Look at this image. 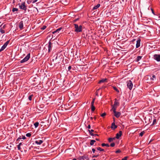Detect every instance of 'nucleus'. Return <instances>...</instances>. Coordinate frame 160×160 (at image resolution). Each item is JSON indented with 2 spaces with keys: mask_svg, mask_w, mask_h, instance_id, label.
I'll return each instance as SVG.
<instances>
[{
  "mask_svg": "<svg viewBox=\"0 0 160 160\" xmlns=\"http://www.w3.org/2000/svg\"><path fill=\"white\" fill-rule=\"evenodd\" d=\"M48 123V121L46 120V118H43V119H41V129H42V127L43 126V128L45 129L47 128L46 124Z\"/></svg>",
  "mask_w": 160,
  "mask_h": 160,
  "instance_id": "1",
  "label": "nucleus"
},
{
  "mask_svg": "<svg viewBox=\"0 0 160 160\" xmlns=\"http://www.w3.org/2000/svg\"><path fill=\"white\" fill-rule=\"evenodd\" d=\"M74 28H75V31L76 32H80L82 31V25H78L76 24H74Z\"/></svg>",
  "mask_w": 160,
  "mask_h": 160,
  "instance_id": "2",
  "label": "nucleus"
},
{
  "mask_svg": "<svg viewBox=\"0 0 160 160\" xmlns=\"http://www.w3.org/2000/svg\"><path fill=\"white\" fill-rule=\"evenodd\" d=\"M30 53H28L23 59L20 61V62L22 63L28 61L30 58Z\"/></svg>",
  "mask_w": 160,
  "mask_h": 160,
  "instance_id": "3",
  "label": "nucleus"
},
{
  "mask_svg": "<svg viewBox=\"0 0 160 160\" xmlns=\"http://www.w3.org/2000/svg\"><path fill=\"white\" fill-rule=\"evenodd\" d=\"M25 2H23L22 3L21 5H19V7L20 9L23 10L25 11H26L27 9V8L26 6H25Z\"/></svg>",
  "mask_w": 160,
  "mask_h": 160,
  "instance_id": "4",
  "label": "nucleus"
},
{
  "mask_svg": "<svg viewBox=\"0 0 160 160\" xmlns=\"http://www.w3.org/2000/svg\"><path fill=\"white\" fill-rule=\"evenodd\" d=\"M153 58L155 60L158 62L160 61V55L159 54H155L153 56Z\"/></svg>",
  "mask_w": 160,
  "mask_h": 160,
  "instance_id": "5",
  "label": "nucleus"
},
{
  "mask_svg": "<svg viewBox=\"0 0 160 160\" xmlns=\"http://www.w3.org/2000/svg\"><path fill=\"white\" fill-rule=\"evenodd\" d=\"M127 86L130 90H131L132 89L133 86V84L131 81L129 80L128 82Z\"/></svg>",
  "mask_w": 160,
  "mask_h": 160,
  "instance_id": "6",
  "label": "nucleus"
},
{
  "mask_svg": "<svg viewBox=\"0 0 160 160\" xmlns=\"http://www.w3.org/2000/svg\"><path fill=\"white\" fill-rule=\"evenodd\" d=\"M88 158V155H85L82 156H80L79 158V160H84L85 159H87Z\"/></svg>",
  "mask_w": 160,
  "mask_h": 160,
  "instance_id": "7",
  "label": "nucleus"
},
{
  "mask_svg": "<svg viewBox=\"0 0 160 160\" xmlns=\"http://www.w3.org/2000/svg\"><path fill=\"white\" fill-rule=\"evenodd\" d=\"M141 39L138 38L136 44V48H138L140 46Z\"/></svg>",
  "mask_w": 160,
  "mask_h": 160,
  "instance_id": "8",
  "label": "nucleus"
},
{
  "mask_svg": "<svg viewBox=\"0 0 160 160\" xmlns=\"http://www.w3.org/2000/svg\"><path fill=\"white\" fill-rule=\"evenodd\" d=\"M23 22L22 21H21L19 23V27L21 30L23 29Z\"/></svg>",
  "mask_w": 160,
  "mask_h": 160,
  "instance_id": "9",
  "label": "nucleus"
},
{
  "mask_svg": "<svg viewBox=\"0 0 160 160\" xmlns=\"http://www.w3.org/2000/svg\"><path fill=\"white\" fill-rule=\"evenodd\" d=\"M119 103L118 102V100L117 99L115 98V101L114 102V103L113 105L114 106H115L117 107L118 106H119Z\"/></svg>",
  "mask_w": 160,
  "mask_h": 160,
  "instance_id": "10",
  "label": "nucleus"
},
{
  "mask_svg": "<svg viewBox=\"0 0 160 160\" xmlns=\"http://www.w3.org/2000/svg\"><path fill=\"white\" fill-rule=\"evenodd\" d=\"M70 0H61L62 3L64 5H67L69 2Z\"/></svg>",
  "mask_w": 160,
  "mask_h": 160,
  "instance_id": "11",
  "label": "nucleus"
},
{
  "mask_svg": "<svg viewBox=\"0 0 160 160\" xmlns=\"http://www.w3.org/2000/svg\"><path fill=\"white\" fill-rule=\"evenodd\" d=\"M42 106V105H41V107ZM41 113H42V114L46 113H47V111H46V108H42L41 107Z\"/></svg>",
  "mask_w": 160,
  "mask_h": 160,
  "instance_id": "12",
  "label": "nucleus"
},
{
  "mask_svg": "<svg viewBox=\"0 0 160 160\" xmlns=\"http://www.w3.org/2000/svg\"><path fill=\"white\" fill-rule=\"evenodd\" d=\"M62 29V27H60L57 29H56L55 31L52 32V33L53 34H54L56 33L58 34L59 32Z\"/></svg>",
  "mask_w": 160,
  "mask_h": 160,
  "instance_id": "13",
  "label": "nucleus"
},
{
  "mask_svg": "<svg viewBox=\"0 0 160 160\" xmlns=\"http://www.w3.org/2000/svg\"><path fill=\"white\" fill-rule=\"evenodd\" d=\"M122 134V132L120 131L119 132V133H117L116 134V138L117 139H119L121 136Z\"/></svg>",
  "mask_w": 160,
  "mask_h": 160,
  "instance_id": "14",
  "label": "nucleus"
},
{
  "mask_svg": "<svg viewBox=\"0 0 160 160\" xmlns=\"http://www.w3.org/2000/svg\"><path fill=\"white\" fill-rule=\"evenodd\" d=\"M117 128V126L116 125L115 123L114 122H113L112 123V125L111 126V128L113 130H114L116 128Z\"/></svg>",
  "mask_w": 160,
  "mask_h": 160,
  "instance_id": "15",
  "label": "nucleus"
},
{
  "mask_svg": "<svg viewBox=\"0 0 160 160\" xmlns=\"http://www.w3.org/2000/svg\"><path fill=\"white\" fill-rule=\"evenodd\" d=\"M115 116L117 118L119 117L121 115V113L119 112H114Z\"/></svg>",
  "mask_w": 160,
  "mask_h": 160,
  "instance_id": "16",
  "label": "nucleus"
},
{
  "mask_svg": "<svg viewBox=\"0 0 160 160\" xmlns=\"http://www.w3.org/2000/svg\"><path fill=\"white\" fill-rule=\"evenodd\" d=\"M107 80V78H103L100 80L98 82V83H101L106 82Z\"/></svg>",
  "mask_w": 160,
  "mask_h": 160,
  "instance_id": "17",
  "label": "nucleus"
},
{
  "mask_svg": "<svg viewBox=\"0 0 160 160\" xmlns=\"http://www.w3.org/2000/svg\"><path fill=\"white\" fill-rule=\"evenodd\" d=\"M51 44L52 43L51 42L49 41L48 42V52H50L51 50Z\"/></svg>",
  "mask_w": 160,
  "mask_h": 160,
  "instance_id": "18",
  "label": "nucleus"
},
{
  "mask_svg": "<svg viewBox=\"0 0 160 160\" xmlns=\"http://www.w3.org/2000/svg\"><path fill=\"white\" fill-rule=\"evenodd\" d=\"M100 4H98L97 5L94 6L93 7V8H92V10H94L97 9V8H98L100 7Z\"/></svg>",
  "mask_w": 160,
  "mask_h": 160,
  "instance_id": "19",
  "label": "nucleus"
},
{
  "mask_svg": "<svg viewBox=\"0 0 160 160\" xmlns=\"http://www.w3.org/2000/svg\"><path fill=\"white\" fill-rule=\"evenodd\" d=\"M39 156H34L33 159V160H40V158Z\"/></svg>",
  "mask_w": 160,
  "mask_h": 160,
  "instance_id": "20",
  "label": "nucleus"
},
{
  "mask_svg": "<svg viewBox=\"0 0 160 160\" xmlns=\"http://www.w3.org/2000/svg\"><path fill=\"white\" fill-rule=\"evenodd\" d=\"M101 145L102 147L106 146L107 147H109L110 146L109 144L107 143H102V144Z\"/></svg>",
  "mask_w": 160,
  "mask_h": 160,
  "instance_id": "21",
  "label": "nucleus"
},
{
  "mask_svg": "<svg viewBox=\"0 0 160 160\" xmlns=\"http://www.w3.org/2000/svg\"><path fill=\"white\" fill-rule=\"evenodd\" d=\"M142 56H138L136 59V61H137V62L139 61V60H140L142 59Z\"/></svg>",
  "mask_w": 160,
  "mask_h": 160,
  "instance_id": "22",
  "label": "nucleus"
},
{
  "mask_svg": "<svg viewBox=\"0 0 160 160\" xmlns=\"http://www.w3.org/2000/svg\"><path fill=\"white\" fill-rule=\"evenodd\" d=\"M96 142L94 140H91L90 144L91 146H92L94 144V143Z\"/></svg>",
  "mask_w": 160,
  "mask_h": 160,
  "instance_id": "23",
  "label": "nucleus"
},
{
  "mask_svg": "<svg viewBox=\"0 0 160 160\" xmlns=\"http://www.w3.org/2000/svg\"><path fill=\"white\" fill-rule=\"evenodd\" d=\"M6 47L4 44L0 49V52L6 48Z\"/></svg>",
  "mask_w": 160,
  "mask_h": 160,
  "instance_id": "24",
  "label": "nucleus"
},
{
  "mask_svg": "<svg viewBox=\"0 0 160 160\" xmlns=\"http://www.w3.org/2000/svg\"><path fill=\"white\" fill-rule=\"evenodd\" d=\"M112 110L113 111V112H116V110L117 107L115 106H114L113 105H112Z\"/></svg>",
  "mask_w": 160,
  "mask_h": 160,
  "instance_id": "25",
  "label": "nucleus"
},
{
  "mask_svg": "<svg viewBox=\"0 0 160 160\" xmlns=\"http://www.w3.org/2000/svg\"><path fill=\"white\" fill-rule=\"evenodd\" d=\"M115 138H109L108 139V141L109 142H112V141H113L114 140Z\"/></svg>",
  "mask_w": 160,
  "mask_h": 160,
  "instance_id": "26",
  "label": "nucleus"
},
{
  "mask_svg": "<svg viewBox=\"0 0 160 160\" xmlns=\"http://www.w3.org/2000/svg\"><path fill=\"white\" fill-rule=\"evenodd\" d=\"M113 89L116 91L117 92L119 93V91L117 89V88L115 86H112Z\"/></svg>",
  "mask_w": 160,
  "mask_h": 160,
  "instance_id": "27",
  "label": "nucleus"
},
{
  "mask_svg": "<svg viewBox=\"0 0 160 160\" xmlns=\"http://www.w3.org/2000/svg\"><path fill=\"white\" fill-rule=\"evenodd\" d=\"M39 124V123L38 122H36L34 124L35 127V128H37Z\"/></svg>",
  "mask_w": 160,
  "mask_h": 160,
  "instance_id": "28",
  "label": "nucleus"
},
{
  "mask_svg": "<svg viewBox=\"0 0 160 160\" xmlns=\"http://www.w3.org/2000/svg\"><path fill=\"white\" fill-rule=\"evenodd\" d=\"M91 106L92 111L93 112L95 110V107L94 106V105H91Z\"/></svg>",
  "mask_w": 160,
  "mask_h": 160,
  "instance_id": "29",
  "label": "nucleus"
},
{
  "mask_svg": "<svg viewBox=\"0 0 160 160\" xmlns=\"http://www.w3.org/2000/svg\"><path fill=\"white\" fill-rule=\"evenodd\" d=\"M35 143L37 145H40V140L35 141Z\"/></svg>",
  "mask_w": 160,
  "mask_h": 160,
  "instance_id": "30",
  "label": "nucleus"
},
{
  "mask_svg": "<svg viewBox=\"0 0 160 160\" xmlns=\"http://www.w3.org/2000/svg\"><path fill=\"white\" fill-rule=\"evenodd\" d=\"M97 149L98 150H99L100 151H104V149H102L100 147L97 148Z\"/></svg>",
  "mask_w": 160,
  "mask_h": 160,
  "instance_id": "31",
  "label": "nucleus"
},
{
  "mask_svg": "<svg viewBox=\"0 0 160 160\" xmlns=\"http://www.w3.org/2000/svg\"><path fill=\"white\" fill-rule=\"evenodd\" d=\"M157 120L156 119H154L153 120L152 124H151V125H153L155 124L156 123Z\"/></svg>",
  "mask_w": 160,
  "mask_h": 160,
  "instance_id": "32",
  "label": "nucleus"
},
{
  "mask_svg": "<svg viewBox=\"0 0 160 160\" xmlns=\"http://www.w3.org/2000/svg\"><path fill=\"white\" fill-rule=\"evenodd\" d=\"M33 96V95L32 94V95H29V96H28V99L30 100V101H31L32 100V97Z\"/></svg>",
  "mask_w": 160,
  "mask_h": 160,
  "instance_id": "33",
  "label": "nucleus"
},
{
  "mask_svg": "<svg viewBox=\"0 0 160 160\" xmlns=\"http://www.w3.org/2000/svg\"><path fill=\"white\" fill-rule=\"evenodd\" d=\"M154 78H156V76L154 75H153L152 76V77L151 78V80L153 81L154 80Z\"/></svg>",
  "mask_w": 160,
  "mask_h": 160,
  "instance_id": "34",
  "label": "nucleus"
},
{
  "mask_svg": "<svg viewBox=\"0 0 160 160\" xmlns=\"http://www.w3.org/2000/svg\"><path fill=\"white\" fill-rule=\"evenodd\" d=\"M47 26L45 25H43V26L41 28V29L44 30L46 28Z\"/></svg>",
  "mask_w": 160,
  "mask_h": 160,
  "instance_id": "35",
  "label": "nucleus"
},
{
  "mask_svg": "<svg viewBox=\"0 0 160 160\" xmlns=\"http://www.w3.org/2000/svg\"><path fill=\"white\" fill-rule=\"evenodd\" d=\"M144 133H145V132L144 131H143L141 132L139 134L140 136L142 137L143 135L144 134Z\"/></svg>",
  "mask_w": 160,
  "mask_h": 160,
  "instance_id": "36",
  "label": "nucleus"
},
{
  "mask_svg": "<svg viewBox=\"0 0 160 160\" xmlns=\"http://www.w3.org/2000/svg\"><path fill=\"white\" fill-rule=\"evenodd\" d=\"M18 10V9L15 8H13L12 9V11L13 12H15V11H17Z\"/></svg>",
  "mask_w": 160,
  "mask_h": 160,
  "instance_id": "37",
  "label": "nucleus"
},
{
  "mask_svg": "<svg viewBox=\"0 0 160 160\" xmlns=\"http://www.w3.org/2000/svg\"><path fill=\"white\" fill-rule=\"evenodd\" d=\"M0 32L2 33H4L5 32V31L2 29V28L0 29Z\"/></svg>",
  "mask_w": 160,
  "mask_h": 160,
  "instance_id": "38",
  "label": "nucleus"
},
{
  "mask_svg": "<svg viewBox=\"0 0 160 160\" xmlns=\"http://www.w3.org/2000/svg\"><path fill=\"white\" fill-rule=\"evenodd\" d=\"M9 41H10L9 40H8V41H7L4 44V45H5L6 47L8 45V43H9Z\"/></svg>",
  "mask_w": 160,
  "mask_h": 160,
  "instance_id": "39",
  "label": "nucleus"
},
{
  "mask_svg": "<svg viewBox=\"0 0 160 160\" xmlns=\"http://www.w3.org/2000/svg\"><path fill=\"white\" fill-rule=\"evenodd\" d=\"M31 135L30 133H28L26 134V136L27 137H30Z\"/></svg>",
  "mask_w": 160,
  "mask_h": 160,
  "instance_id": "40",
  "label": "nucleus"
},
{
  "mask_svg": "<svg viewBox=\"0 0 160 160\" xmlns=\"http://www.w3.org/2000/svg\"><path fill=\"white\" fill-rule=\"evenodd\" d=\"M115 146V143L114 142L110 144V146L112 147H114Z\"/></svg>",
  "mask_w": 160,
  "mask_h": 160,
  "instance_id": "41",
  "label": "nucleus"
},
{
  "mask_svg": "<svg viewBox=\"0 0 160 160\" xmlns=\"http://www.w3.org/2000/svg\"><path fill=\"white\" fill-rule=\"evenodd\" d=\"M106 115V113L105 112H104L101 115V116L102 117H104Z\"/></svg>",
  "mask_w": 160,
  "mask_h": 160,
  "instance_id": "42",
  "label": "nucleus"
},
{
  "mask_svg": "<svg viewBox=\"0 0 160 160\" xmlns=\"http://www.w3.org/2000/svg\"><path fill=\"white\" fill-rule=\"evenodd\" d=\"M121 152V151L119 149H118L115 151V153H120Z\"/></svg>",
  "mask_w": 160,
  "mask_h": 160,
  "instance_id": "43",
  "label": "nucleus"
},
{
  "mask_svg": "<svg viewBox=\"0 0 160 160\" xmlns=\"http://www.w3.org/2000/svg\"><path fill=\"white\" fill-rule=\"evenodd\" d=\"M95 98H93L92 101L91 103V105H94V102L95 101Z\"/></svg>",
  "mask_w": 160,
  "mask_h": 160,
  "instance_id": "44",
  "label": "nucleus"
},
{
  "mask_svg": "<svg viewBox=\"0 0 160 160\" xmlns=\"http://www.w3.org/2000/svg\"><path fill=\"white\" fill-rule=\"evenodd\" d=\"M128 158L127 157H124V158L122 159V160H127Z\"/></svg>",
  "mask_w": 160,
  "mask_h": 160,
  "instance_id": "45",
  "label": "nucleus"
},
{
  "mask_svg": "<svg viewBox=\"0 0 160 160\" xmlns=\"http://www.w3.org/2000/svg\"><path fill=\"white\" fill-rule=\"evenodd\" d=\"M17 148H18V150H20L21 148L20 147V146L18 145L17 146Z\"/></svg>",
  "mask_w": 160,
  "mask_h": 160,
  "instance_id": "46",
  "label": "nucleus"
},
{
  "mask_svg": "<svg viewBox=\"0 0 160 160\" xmlns=\"http://www.w3.org/2000/svg\"><path fill=\"white\" fill-rule=\"evenodd\" d=\"M22 139V138L21 137V136H20L19 137H18V139H17L16 141H19V140L21 139Z\"/></svg>",
  "mask_w": 160,
  "mask_h": 160,
  "instance_id": "47",
  "label": "nucleus"
},
{
  "mask_svg": "<svg viewBox=\"0 0 160 160\" xmlns=\"http://www.w3.org/2000/svg\"><path fill=\"white\" fill-rule=\"evenodd\" d=\"M6 25L5 24L1 28H2V29H4L6 28Z\"/></svg>",
  "mask_w": 160,
  "mask_h": 160,
  "instance_id": "48",
  "label": "nucleus"
},
{
  "mask_svg": "<svg viewBox=\"0 0 160 160\" xmlns=\"http://www.w3.org/2000/svg\"><path fill=\"white\" fill-rule=\"evenodd\" d=\"M71 66H69L68 68V71H70L71 69Z\"/></svg>",
  "mask_w": 160,
  "mask_h": 160,
  "instance_id": "49",
  "label": "nucleus"
},
{
  "mask_svg": "<svg viewBox=\"0 0 160 160\" xmlns=\"http://www.w3.org/2000/svg\"><path fill=\"white\" fill-rule=\"evenodd\" d=\"M151 9L152 11V13L154 15H155V14H154V11L153 10V9H152V8H151Z\"/></svg>",
  "mask_w": 160,
  "mask_h": 160,
  "instance_id": "50",
  "label": "nucleus"
},
{
  "mask_svg": "<svg viewBox=\"0 0 160 160\" xmlns=\"http://www.w3.org/2000/svg\"><path fill=\"white\" fill-rule=\"evenodd\" d=\"M88 131L89 132H94V130L93 129H91V130H88Z\"/></svg>",
  "mask_w": 160,
  "mask_h": 160,
  "instance_id": "51",
  "label": "nucleus"
},
{
  "mask_svg": "<svg viewBox=\"0 0 160 160\" xmlns=\"http://www.w3.org/2000/svg\"><path fill=\"white\" fill-rule=\"evenodd\" d=\"M89 133L91 135L94 136V134L92 132H89Z\"/></svg>",
  "mask_w": 160,
  "mask_h": 160,
  "instance_id": "52",
  "label": "nucleus"
},
{
  "mask_svg": "<svg viewBox=\"0 0 160 160\" xmlns=\"http://www.w3.org/2000/svg\"><path fill=\"white\" fill-rule=\"evenodd\" d=\"M98 156V155H94L92 156V157L93 158H97Z\"/></svg>",
  "mask_w": 160,
  "mask_h": 160,
  "instance_id": "53",
  "label": "nucleus"
},
{
  "mask_svg": "<svg viewBox=\"0 0 160 160\" xmlns=\"http://www.w3.org/2000/svg\"><path fill=\"white\" fill-rule=\"evenodd\" d=\"M92 152H93L94 153L95 151V149L94 148H92Z\"/></svg>",
  "mask_w": 160,
  "mask_h": 160,
  "instance_id": "54",
  "label": "nucleus"
},
{
  "mask_svg": "<svg viewBox=\"0 0 160 160\" xmlns=\"http://www.w3.org/2000/svg\"><path fill=\"white\" fill-rule=\"evenodd\" d=\"M87 128H88V129H90L91 128V126H90V124H89L88 127H87Z\"/></svg>",
  "mask_w": 160,
  "mask_h": 160,
  "instance_id": "55",
  "label": "nucleus"
},
{
  "mask_svg": "<svg viewBox=\"0 0 160 160\" xmlns=\"http://www.w3.org/2000/svg\"><path fill=\"white\" fill-rule=\"evenodd\" d=\"M23 139H25L26 138V137L25 136H22V138Z\"/></svg>",
  "mask_w": 160,
  "mask_h": 160,
  "instance_id": "56",
  "label": "nucleus"
},
{
  "mask_svg": "<svg viewBox=\"0 0 160 160\" xmlns=\"http://www.w3.org/2000/svg\"><path fill=\"white\" fill-rule=\"evenodd\" d=\"M37 1H38V0H33V1H32V3H33L36 2H37Z\"/></svg>",
  "mask_w": 160,
  "mask_h": 160,
  "instance_id": "57",
  "label": "nucleus"
},
{
  "mask_svg": "<svg viewBox=\"0 0 160 160\" xmlns=\"http://www.w3.org/2000/svg\"><path fill=\"white\" fill-rule=\"evenodd\" d=\"M31 1H27V3H28V4H29L30 3H31Z\"/></svg>",
  "mask_w": 160,
  "mask_h": 160,
  "instance_id": "58",
  "label": "nucleus"
},
{
  "mask_svg": "<svg viewBox=\"0 0 160 160\" xmlns=\"http://www.w3.org/2000/svg\"><path fill=\"white\" fill-rule=\"evenodd\" d=\"M106 88V86H102V88Z\"/></svg>",
  "mask_w": 160,
  "mask_h": 160,
  "instance_id": "59",
  "label": "nucleus"
},
{
  "mask_svg": "<svg viewBox=\"0 0 160 160\" xmlns=\"http://www.w3.org/2000/svg\"><path fill=\"white\" fill-rule=\"evenodd\" d=\"M22 143L21 142H20V143L18 145H19L20 146H21V145H22Z\"/></svg>",
  "mask_w": 160,
  "mask_h": 160,
  "instance_id": "60",
  "label": "nucleus"
},
{
  "mask_svg": "<svg viewBox=\"0 0 160 160\" xmlns=\"http://www.w3.org/2000/svg\"><path fill=\"white\" fill-rule=\"evenodd\" d=\"M58 58V56L57 55L56 57H55V60H56Z\"/></svg>",
  "mask_w": 160,
  "mask_h": 160,
  "instance_id": "61",
  "label": "nucleus"
},
{
  "mask_svg": "<svg viewBox=\"0 0 160 160\" xmlns=\"http://www.w3.org/2000/svg\"><path fill=\"white\" fill-rule=\"evenodd\" d=\"M43 142V141L42 140H41V144H42Z\"/></svg>",
  "mask_w": 160,
  "mask_h": 160,
  "instance_id": "62",
  "label": "nucleus"
},
{
  "mask_svg": "<svg viewBox=\"0 0 160 160\" xmlns=\"http://www.w3.org/2000/svg\"><path fill=\"white\" fill-rule=\"evenodd\" d=\"M98 135H97V134H94V136H98Z\"/></svg>",
  "mask_w": 160,
  "mask_h": 160,
  "instance_id": "63",
  "label": "nucleus"
},
{
  "mask_svg": "<svg viewBox=\"0 0 160 160\" xmlns=\"http://www.w3.org/2000/svg\"><path fill=\"white\" fill-rule=\"evenodd\" d=\"M72 160H77V159L75 158H73Z\"/></svg>",
  "mask_w": 160,
  "mask_h": 160,
  "instance_id": "64",
  "label": "nucleus"
}]
</instances>
